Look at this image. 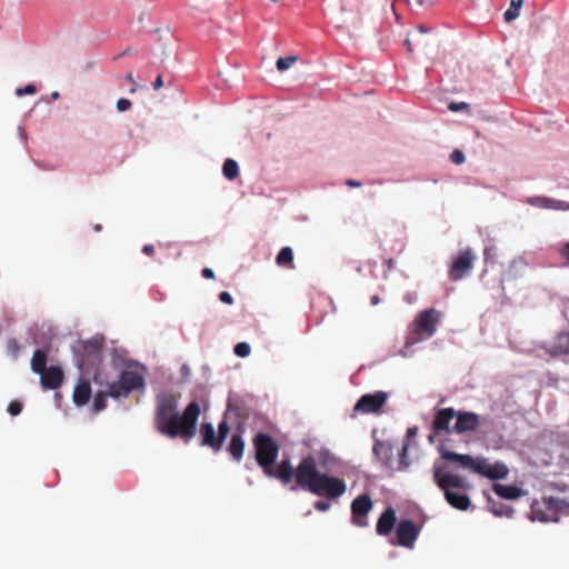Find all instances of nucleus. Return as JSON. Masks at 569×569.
Masks as SVG:
<instances>
[{
	"label": "nucleus",
	"mask_w": 569,
	"mask_h": 569,
	"mask_svg": "<svg viewBox=\"0 0 569 569\" xmlns=\"http://www.w3.org/2000/svg\"><path fill=\"white\" fill-rule=\"evenodd\" d=\"M441 458L458 463L463 469H469L491 480L505 479L509 469L503 462L489 463L487 459H475L469 455L457 453L450 450H441Z\"/></svg>",
	"instance_id": "20e7f679"
},
{
	"label": "nucleus",
	"mask_w": 569,
	"mask_h": 569,
	"mask_svg": "<svg viewBox=\"0 0 569 569\" xmlns=\"http://www.w3.org/2000/svg\"><path fill=\"white\" fill-rule=\"evenodd\" d=\"M523 0H511L510 8L503 13V18L507 22H510L518 18L519 10L522 7Z\"/></svg>",
	"instance_id": "c85d7f7f"
},
{
	"label": "nucleus",
	"mask_w": 569,
	"mask_h": 569,
	"mask_svg": "<svg viewBox=\"0 0 569 569\" xmlns=\"http://www.w3.org/2000/svg\"><path fill=\"white\" fill-rule=\"evenodd\" d=\"M163 86V80L161 76H158L157 79L153 82V89L159 90Z\"/></svg>",
	"instance_id": "de8ad7c7"
},
{
	"label": "nucleus",
	"mask_w": 569,
	"mask_h": 569,
	"mask_svg": "<svg viewBox=\"0 0 569 569\" xmlns=\"http://www.w3.org/2000/svg\"><path fill=\"white\" fill-rule=\"evenodd\" d=\"M440 318L441 313L435 308L419 312L412 323L410 341L417 343L431 338L437 331Z\"/></svg>",
	"instance_id": "423d86ee"
},
{
	"label": "nucleus",
	"mask_w": 569,
	"mask_h": 569,
	"mask_svg": "<svg viewBox=\"0 0 569 569\" xmlns=\"http://www.w3.org/2000/svg\"><path fill=\"white\" fill-rule=\"evenodd\" d=\"M419 6H423L426 3H431L432 0H415Z\"/></svg>",
	"instance_id": "5fc2aeb1"
},
{
	"label": "nucleus",
	"mask_w": 569,
	"mask_h": 569,
	"mask_svg": "<svg viewBox=\"0 0 569 569\" xmlns=\"http://www.w3.org/2000/svg\"><path fill=\"white\" fill-rule=\"evenodd\" d=\"M234 353L240 358H246L250 355L251 348L247 342H239L234 346Z\"/></svg>",
	"instance_id": "2f4dec72"
},
{
	"label": "nucleus",
	"mask_w": 569,
	"mask_h": 569,
	"mask_svg": "<svg viewBox=\"0 0 569 569\" xmlns=\"http://www.w3.org/2000/svg\"><path fill=\"white\" fill-rule=\"evenodd\" d=\"M201 274L206 279H213L214 278V272H213V270L211 268H203L202 271H201Z\"/></svg>",
	"instance_id": "c03bdc74"
},
{
	"label": "nucleus",
	"mask_w": 569,
	"mask_h": 569,
	"mask_svg": "<svg viewBox=\"0 0 569 569\" xmlns=\"http://www.w3.org/2000/svg\"><path fill=\"white\" fill-rule=\"evenodd\" d=\"M495 254H496V248L495 247H487L485 249L483 256H485V260L486 261L493 259Z\"/></svg>",
	"instance_id": "a19ab883"
},
{
	"label": "nucleus",
	"mask_w": 569,
	"mask_h": 569,
	"mask_svg": "<svg viewBox=\"0 0 569 569\" xmlns=\"http://www.w3.org/2000/svg\"><path fill=\"white\" fill-rule=\"evenodd\" d=\"M429 440H430L431 442L433 441V436H432V435H430V436H429Z\"/></svg>",
	"instance_id": "4d7b16f0"
},
{
	"label": "nucleus",
	"mask_w": 569,
	"mask_h": 569,
	"mask_svg": "<svg viewBox=\"0 0 569 569\" xmlns=\"http://www.w3.org/2000/svg\"><path fill=\"white\" fill-rule=\"evenodd\" d=\"M380 302V298L378 295H373L371 298H370V303L372 306H377L378 303Z\"/></svg>",
	"instance_id": "09e8293b"
},
{
	"label": "nucleus",
	"mask_w": 569,
	"mask_h": 569,
	"mask_svg": "<svg viewBox=\"0 0 569 569\" xmlns=\"http://www.w3.org/2000/svg\"><path fill=\"white\" fill-rule=\"evenodd\" d=\"M388 395L383 391L367 393L360 397L353 407L356 412L377 413L386 405Z\"/></svg>",
	"instance_id": "f8f14e48"
},
{
	"label": "nucleus",
	"mask_w": 569,
	"mask_h": 569,
	"mask_svg": "<svg viewBox=\"0 0 569 569\" xmlns=\"http://www.w3.org/2000/svg\"><path fill=\"white\" fill-rule=\"evenodd\" d=\"M9 348L12 349L13 351H17L19 349V346L16 340H11L9 342Z\"/></svg>",
	"instance_id": "603ef678"
},
{
	"label": "nucleus",
	"mask_w": 569,
	"mask_h": 569,
	"mask_svg": "<svg viewBox=\"0 0 569 569\" xmlns=\"http://www.w3.org/2000/svg\"><path fill=\"white\" fill-rule=\"evenodd\" d=\"M445 498L448 503L458 509V510H467L470 506V499L465 493H457L451 490L443 491Z\"/></svg>",
	"instance_id": "4be33fe9"
},
{
	"label": "nucleus",
	"mask_w": 569,
	"mask_h": 569,
	"mask_svg": "<svg viewBox=\"0 0 569 569\" xmlns=\"http://www.w3.org/2000/svg\"><path fill=\"white\" fill-rule=\"evenodd\" d=\"M408 450H409V443L406 442V443H403V446L399 452L400 468H407L409 466V462L407 461Z\"/></svg>",
	"instance_id": "473e14b6"
},
{
	"label": "nucleus",
	"mask_w": 569,
	"mask_h": 569,
	"mask_svg": "<svg viewBox=\"0 0 569 569\" xmlns=\"http://www.w3.org/2000/svg\"><path fill=\"white\" fill-rule=\"evenodd\" d=\"M178 405V397L173 393L157 395L154 425L161 435L189 442L196 436L201 408L197 401H191L180 415Z\"/></svg>",
	"instance_id": "f257e3e1"
},
{
	"label": "nucleus",
	"mask_w": 569,
	"mask_h": 569,
	"mask_svg": "<svg viewBox=\"0 0 569 569\" xmlns=\"http://www.w3.org/2000/svg\"><path fill=\"white\" fill-rule=\"evenodd\" d=\"M222 172L227 179H236L239 176L238 163L233 159H227L223 163Z\"/></svg>",
	"instance_id": "bb28decb"
},
{
	"label": "nucleus",
	"mask_w": 569,
	"mask_h": 569,
	"mask_svg": "<svg viewBox=\"0 0 569 569\" xmlns=\"http://www.w3.org/2000/svg\"><path fill=\"white\" fill-rule=\"evenodd\" d=\"M476 259L472 249L467 248L453 257L452 263L449 270V279L451 281L461 280L472 268Z\"/></svg>",
	"instance_id": "1a4fd4ad"
},
{
	"label": "nucleus",
	"mask_w": 569,
	"mask_h": 569,
	"mask_svg": "<svg viewBox=\"0 0 569 569\" xmlns=\"http://www.w3.org/2000/svg\"><path fill=\"white\" fill-rule=\"evenodd\" d=\"M416 435H417V428H416V427H413V428H409V429L407 430V437H408V438L415 437Z\"/></svg>",
	"instance_id": "8fccbe9b"
},
{
	"label": "nucleus",
	"mask_w": 569,
	"mask_h": 569,
	"mask_svg": "<svg viewBox=\"0 0 569 569\" xmlns=\"http://www.w3.org/2000/svg\"><path fill=\"white\" fill-rule=\"evenodd\" d=\"M416 30H417L416 34L417 33L425 34L428 32V29H426L423 26H418Z\"/></svg>",
	"instance_id": "864d4df0"
},
{
	"label": "nucleus",
	"mask_w": 569,
	"mask_h": 569,
	"mask_svg": "<svg viewBox=\"0 0 569 569\" xmlns=\"http://www.w3.org/2000/svg\"><path fill=\"white\" fill-rule=\"evenodd\" d=\"M465 153L461 151V150H458L456 149L451 154H450V160L451 162H453L455 164H461L465 162Z\"/></svg>",
	"instance_id": "f704fd0d"
},
{
	"label": "nucleus",
	"mask_w": 569,
	"mask_h": 569,
	"mask_svg": "<svg viewBox=\"0 0 569 569\" xmlns=\"http://www.w3.org/2000/svg\"><path fill=\"white\" fill-rule=\"evenodd\" d=\"M91 396V387L87 381L79 382L73 390V402L77 406L86 405Z\"/></svg>",
	"instance_id": "b1692460"
},
{
	"label": "nucleus",
	"mask_w": 569,
	"mask_h": 569,
	"mask_svg": "<svg viewBox=\"0 0 569 569\" xmlns=\"http://www.w3.org/2000/svg\"><path fill=\"white\" fill-rule=\"evenodd\" d=\"M47 353L43 350L37 349L33 352L31 359V369L36 373H41L44 369H47Z\"/></svg>",
	"instance_id": "a878e982"
},
{
	"label": "nucleus",
	"mask_w": 569,
	"mask_h": 569,
	"mask_svg": "<svg viewBox=\"0 0 569 569\" xmlns=\"http://www.w3.org/2000/svg\"><path fill=\"white\" fill-rule=\"evenodd\" d=\"M528 202L532 206L543 208V209H552V210H569V203L566 201H560L547 197H532L529 198Z\"/></svg>",
	"instance_id": "412c9836"
},
{
	"label": "nucleus",
	"mask_w": 569,
	"mask_h": 569,
	"mask_svg": "<svg viewBox=\"0 0 569 569\" xmlns=\"http://www.w3.org/2000/svg\"><path fill=\"white\" fill-rule=\"evenodd\" d=\"M230 432V426L227 420H222L218 425L216 432L212 423L202 422L200 427L201 446L211 448L214 452L222 449L224 440Z\"/></svg>",
	"instance_id": "0eeeda50"
},
{
	"label": "nucleus",
	"mask_w": 569,
	"mask_h": 569,
	"mask_svg": "<svg viewBox=\"0 0 569 569\" xmlns=\"http://www.w3.org/2000/svg\"><path fill=\"white\" fill-rule=\"evenodd\" d=\"M445 467L441 462L436 461L432 467L433 480L442 490L451 488H466V481L461 476L453 473H443Z\"/></svg>",
	"instance_id": "ddd939ff"
},
{
	"label": "nucleus",
	"mask_w": 569,
	"mask_h": 569,
	"mask_svg": "<svg viewBox=\"0 0 569 569\" xmlns=\"http://www.w3.org/2000/svg\"><path fill=\"white\" fill-rule=\"evenodd\" d=\"M411 37H416V33H410L407 39L405 40V46L409 52H412V46H411Z\"/></svg>",
	"instance_id": "49530a36"
},
{
	"label": "nucleus",
	"mask_w": 569,
	"mask_h": 569,
	"mask_svg": "<svg viewBox=\"0 0 569 569\" xmlns=\"http://www.w3.org/2000/svg\"><path fill=\"white\" fill-rule=\"evenodd\" d=\"M142 252L147 256H152L154 253V247L152 244H144Z\"/></svg>",
	"instance_id": "a18cd8bd"
},
{
	"label": "nucleus",
	"mask_w": 569,
	"mask_h": 569,
	"mask_svg": "<svg viewBox=\"0 0 569 569\" xmlns=\"http://www.w3.org/2000/svg\"><path fill=\"white\" fill-rule=\"evenodd\" d=\"M480 427V416L472 411H457L456 423L452 426L453 433L463 435L475 432Z\"/></svg>",
	"instance_id": "2eb2a0df"
},
{
	"label": "nucleus",
	"mask_w": 569,
	"mask_h": 569,
	"mask_svg": "<svg viewBox=\"0 0 569 569\" xmlns=\"http://www.w3.org/2000/svg\"><path fill=\"white\" fill-rule=\"evenodd\" d=\"M100 229H101V226H100V224H97V226L94 227V230H96V231H99Z\"/></svg>",
	"instance_id": "6e6d98bb"
},
{
	"label": "nucleus",
	"mask_w": 569,
	"mask_h": 569,
	"mask_svg": "<svg viewBox=\"0 0 569 569\" xmlns=\"http://www.w3.org/2000/svg\"><path fill=\"white\" fill-rule=\"evenodd\" d=\"M126 81L132 83V84H136V80L133 78V73L132 72H129L126 77H124ZM137 86L132 87L130 90H129V93L133 94L137 92Z\"/></svg>",
	"instance_id": "79ce46f5"
},
{
	"label": "nucleus",
	"mask_w": 569,
	"mask_h": 569,
	"mask_svg": "<svg viewBox=\"0 0 569 569\" xmlns=\"http://www.w3.org/2000/svg\"><path fill=\"white\" fill-rule=\"evenodd\" d=\"M560 254L567 260V264L569 266V242L563 244Z\"/></svg>",
	"instance_id": "37998d69"
},
{
	"label": "nucleus",
	"mask_w": 569,
	"mask_h": 569,
	"mask_svg": "<svg viewBox=\"0 0 569 569\" xmlns=\"http://www.w3.org/2000/svg\"><path fill=\"white\" fill-rule=\"evenodd\" d=\"M545 349L551 356L569 355V331L559 332Z\"/></svg>",
	"instance_id": "6ab92c4d"
},
{
	"label": "nucleus",
	"mask_w": 569,
	"mask_h": 569,
	"mask_svg": "<svg viewBox=\"0 0 569 569\" xmlns=\"http://www.w3.org/2000/svg\"><path fill=\"white\" fill-rule=\"evenodd\" d=\"M457 411L449 407L436 411L431 429L435 436L453 433L451 421L456 419Z\"/></svg>",
	"instance_id": "4468645a"
},
{
	"label": "nucleus",
	"mask_w": 569,
	"mask_h": 569,
	"mask_svg": "<svg viewBox=\"0 0 569 569\" xmlns=\"http://www.w3.org/2000/svg\"><path fill=\"white\" fill-rule=\"evenodd\" d=\"M22 411V403L14 400V401H11L8 406V412L11 415V416H18L20 415V412Z\"/></svg>",
	"instance_id": "72a5a7b5"
},
{
	"label": "nucleus",
	"mask_w": 569,
	"mask_h": 569,
	"mask_svg": "<svg viewBox=\"0 0 569 569\" xmlns=\"http://www.w3.org/2000/svg\"><path fill=\"white\" fill-rule=\"evenodd\" d=\"M372 450L377 459L383 463H387L393 457V446L388 441L377 440Z\"/></svg>",
	"instance_id": "5701e85b"
},
{
	"label": "nucleus",
	"mask_w": 569,
	"mask_h": 569,
	"mask_svg": "<svg viewBox=\"0 0 569 569\" xmlns=\"http://www.w3.org/2000/svg\"><path fill=\"white\" fill-rule=\"evenodd\" d=\"M219 299L221 302L227 303V305L233 303V298L228 291L220 292Z\"/></svg>",
	"instance_id": "ea45409f"
},
{
	"label": "nucleus",
	"mask_w": 569,
	"mask_h": 569,
	"mask_svg": "<svg viewBox=\"0 0 569 569\" xmlns=\"http://www.w3.org/2000/svg\"><path fill=\"white\" fill-rule=\"evenodd\" d=\"M373 508V501L368 493H362L351 502V522L359 528L368 526V515Z\"/></svg>",
	"instance_id": "9d476101"
},
{
	"label": "nucleus",
	"mask_w": 569,
	"mask_h": 569,
	"mask_svg": "<svg viewBox=\"0 0 569 569\" xmlns=\"http://www.w3.org/2000/svg\"><path fill=\"white\" fill-rule=\"evenodd\" d=\"M40 383L43 389L56 390L63 381V371L57 366H51L41 371Z\"/></svg>",
	"instance_id": "f3484780"
},
{
	"label": "nucleus",
	"mask_w": 569,
	"mask_h": 569,
	"mask_svg": "<svg viewBox=\"0 0 569 569\" xmlns=\"http://www.w3.org/2000/svg\"><path fill=\"white\" fill-rule=\"evenodd\" d=\"M293 261V252H292V249L290 247H283L277 258H276V262L278 266L280 267H284V266H288V264H291Z\"/></svg>",
	"instance_id": "cd10ccee"
},
{
	"label": "nucleus",
	"mask_w": 569,
	"mask_h": 569,
	"mask_svg": "<svg viewBox=\"0 0 569 569\" xmlns=\"http://www.w3.org/2000/svg\"><path fill=\"white\" fill-rule=\"evenodd\" d=\"M131 108V101L126 98H120L117 101V109L120 112H124Z\"/></svg>",
	"instance_id": "e433bc0d"
},
{
	"label": "nucleus",
	"mask_w": 569,
	"mask_h": 569,
	"mask_svg": "<svg viewBox=\"0 0 569 569\" xmlns=\"http://www.w3.org/2000/svg\"><path fill=\"white\" fill-rule=\"evenodd\" d=\"M242 432V428L239 427L238 430L231 436L230 442L227 447V451L236 461L242 460L244 453L246 443L243 440Z\"/></svg>",
	"instance_id": "aec40b11"
},
{
	"label": "nucleus",
	"mask_w": 569,
	"mask_h": 569,
	"mask_svg": "<svg viewBox=\"0 0 569 569\" xmlns=\"http://www.w3.org/2000/svg\"><path fill=\"white\" fill-rule=\"evenodd\" d=\"M36 91H37V88H36V86H34V84H27V86H26V87H23V88H19V89H17V90H16V94H17L18 97H21V96H23V94H33V93H36Z\"/></svg>",
	"instance_id": "c9c22d12"
},
{
	"label": "nucleus",
	"mask_w": 569,
	"mask_h": 569,
	"mask_svg": "<svg viewBox=\"0 0 569 569\" xmlns=\"http://www.w3.org/2000/svg\"><path fill=\"white\" fill-rule=\"evenodd\" d=\"M143 385L144 378L142 375L136 371L126 370L120 373L117 382H112L108 386V395L111 398H119L141 388Z\"/></svg>",
	"instance_id": "6e6552de"
},
{
	"label": "nucleus",
	"mask_w": 569,
	"mask_h": 569,
	"mask_svg": "<svg viewBox=\"0 0 569 569\" xmlns=\"http://www.w3.org/2000/svg\"><path fill=\"white\" fill-rule=\"evenodd\" d=\"M253 447L257 463L262 468L264 475L270 478L279 479L283 485H288L293 479V471L289 459H283L274 469L279 455V445L269 435L259 432L253 438Z\"/></svg>",
	"instance_id": "7ed1b4c3"
},
{
	"label": "nucleus",
	"mask_w": 569,
	"mask_h": 569,
	"mask_svg": "<svg viewBox=\"0 0 569 569\" xmlns=\"http://www.w3.org/2000/svg\"><path fill=\"white\" fill-rule=\"evenodd\" d=\"M449 109L451 111H460V110H465V109H469V104L467 102H451L449 104Z\"/></svg>",
	"instance_id": "58836bf2"
},
{
	"label": "nucleus",
	"mask_w": 569,
	"mask_h": 569,
	"mask_svg": "<svg viewBox=\"0 0 569 569\" xmlns=\"http://www.w3.org/2000/svg\"><path fill=\"white\" fill-rule=\"evenodd\" d=\"M562 501L559 498L548 497L536 501L531 506L533 519L539 521L557 520L556 512L561 509Z\"/></svg>",
	"instance_id": "9b49d317"
},
{
	"label": "nucleus",
	"mask_w": 569,
	"mask_h": 569,
	"mask_svg": "<svg viewBox=\"0 0 569 569\" xmlns=\"http://www.w3.org/2000/svg\"><path fill=\"white\" fill-rule=\"evenodd\" d=\"M102 339L93 338L91 340L81 341L76 348L78 355V367L87 376L96 378L98 369L101 365L102 357Z\"/></svg>",
	"instance_id": "39448f33"
},
{
	"label": "nucleus",
	"mask_w": 569,
	"mask_h": 569,
	"mask_svg": "<svg viewBox=\"0 0 569 569\" xmlns=\"http://www.w3.org/2000/svg\"><path fill=\"white\" fill-rule=\"evenodd\" d=\"M493 491L501 498L505 499H517L522 495V490L517 486L511 485H500L497 483L493 486Z\"/></svg>",
	"instance_id": "393cba45"
},
{
	"label": "nucleus",
	"mask_w": 569,
	"mask_h": 569,
	"mask_svg": "<svg viewBox=\"0 0 569 569\" xmlns=\"http://www.w3.org/2000/svg\"><path fill=\"white\" fill-rule=\"evenodd\" d=\"M419 535V529L410 519H402L396 529L397 545L412 548Z\"/></svg>",
	"instance_id": "dca6fc26"
},
{
	"label": "nucleus",
	"mask_w": 569,
	"mask_h": 569,
	"mask_svg": "<svg viewBox=\"0 0 569 569\" xmlns=\"http://www.w3.org/2000/svg\"><path fill=\"white\" fill-rule=\"evenodd\" d=\"M298 61V56H287L279 58L276 62L278 71L282 72L291 68Z\"/></svg>",
	"instance_id": "c756f323"
},
{
	"label": "nucleus",
	"mask_w": 569,
	"mask_h": 569,
	"mask_svg": "<svg viewBox=\"0 0 569 569\" xmlns=\"http://www.w3.org/2000/svg\"><path fill=\"white\" fill-rule=\"evenodd\" d=\"M313 507H315L316 510L325 512V511H328L330 509L331 505H330V502H328L326 500H317L313 503Z\"/></svg>",
	"instance_id": "4c0bfd02"
},
{
	"label": "nucleus",
	"mask_w": 569,
	"mask_h": 569,
	"mask_svg": "<svg viewBox=\"0 0 569 569\" xmlns=\"http://www.w3.org/2000/svg\"><path fill=\"white\" fill-rule=\"evenodd\" d=\"M346 183H347V186L353 187V188L361 186V182L356 181V180H348Z\"/></svg>",
	"instance_id": "3c124183"
},
{
	"label": "nucleus",
	"mask_w": 569,
	"mask_h": 569,
	"mask_svg": "<svg viewBox=\"0 0 569 569\" xmlns=\"http://www.w3.org/2000/svg\"><path fill=\"white\" fill-rule=\"evenodd\" d=\"M397 522L396 511L392 507H388L379 517L376 531L379 536L386 537L391 533Z\"/></svg>",
	"instance_id": "a211bd4d"
},
{
	"label": "nucleus",
	"mask_w": 569,
	"mask_h": 569,
	"mask_svg": "<svg viewBox=\"0 0 569 569\" xmlns=\"http://www.w3.org/2000/svg\"><path fill=\"white\" fill-rule=\"evenodd\" d=\"M107 397H110L108 395V389L104 391V392H99L96 395L94 399H93V410L96 412L98 411H101L106 408L107 406Z\"/></svg>",
	"instance_id": "7c9ffc66"
},
{
	"label": "nucleus",
	"mask_w": 569,
	"mask_h": 569,
	"mask_svg": "<svg viewBox=\"0 0 569 569\" xmlns=\"http://www.w3.org/2000/svg\"><path fill=\"white\" fill-rule=\"evenodd\" d=\"M293 478L297 486L292 489L299 487L316 496L327 497L331 500L339 499L347 491L345 480L318 471L316 459L312 456L301 459L293 471Z\"/></svg>",
	"instance_id": "f03ea898"
}]
</instances>
